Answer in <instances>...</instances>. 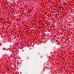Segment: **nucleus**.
I'll return each mask as SVG.
<instances>
[{"instance_id": "f257e3e1", "label": "nucleus", "mask_w": 74, "mask_h": 74, "mask_svg": "<svg viewBox=\"0 0 74 74\" xmlns=\"http://www.w3.org/2000/svg\"><path fill=\"white\" fill-rule=\"evenodd\" d=\"M57 12H60V10L59 9L57 10Z\"/></svg>"}, {"instance_id": "f03ea898", "label": "nucleus", "mask_w": 74, "mask_h": 74, "mask_svg": "<svg viewBox=\"0 0 74 74\" xmlns=\"http://www.w3.org/2000/svg\"><path fill=\"white\" fill-rule=\"evenodd\" d=\"M28 12L29 13H30V12H31V10H28Z\"/></svg>"}, {"instance_id": "7ed1b4c3", "label": "nucleus", "mask_w": 74, "mask_h": 74, "mask_svg": "<svg viewBox=\"0 0 74 74\" xmlns=\"http://www.w3.org/2000/svg\"><path fill=\"white\" fill-rule=\"evenodd\" d=\"M56 37V35H54L53 36V37L55 38Z\"/></svg>"}, {"instance_id": "20e7f679", "label": "nucleus", "mask_w": 74, "mask_h": 74, "mask_svg": "<svg viewBox=\"0 0 74 74\" xmlns=\"http://www.w3.org/2000/svg\"><path fill=\"white\" fill-rule=\"evenodd\" d=\"M64 5H66V3H64Z\"/></svg>"}, {"instance_id": "39448f33", "label": "nucleus", "mask_w": 74, "mask_h": 74, "mask_svg": "<svg viewBox=\"0 0 74 74\" xmlns=\"http://www.w3.org/2000/svg\"><path fill=\"white\" fill-rule=\"evenodd\" d=\"M7 69H8V70H9V68H7Z\"/></svg>"}, {"instance_id": "423d86ee", "label": "nucleus", "mask_w": 74, "mask_h": 74, "mask_svg": "<svg viewBox=\"0 0 74 74\" xmlns=\"http://www.w3.org/2000/svg\"><path fill=\"white\" fill-rule=\"evenodd\" d=\"M49 16H48V17Z\"/></svg>"}, {"instance_id": "0eeeda50", "label": "nucleus", "mask_w": 74, "mask_h": 74, "mask_svg": "<svg viewBox=\"0 0 74 74\" xmlns=\"http://www.w3.org/2000/svg\"><path fill=\"white\" fill-rule=\"evenodd\" d=\"M58 15H59V14H58Z\"/></svg>"}]
</instances>
